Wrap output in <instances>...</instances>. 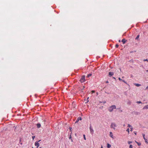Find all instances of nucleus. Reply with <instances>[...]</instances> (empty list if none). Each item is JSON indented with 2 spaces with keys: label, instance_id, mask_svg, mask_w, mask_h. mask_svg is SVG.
<instances>
[{
  "label": "nucleus",
  "instance_id": "obj_11",
  "mask_svg": "<svg viewBox=\"0 0 148 148\" xmlns=\"http://www.w3.org/2000/svg\"><path fill=\"white\" fill-rule=\"evenodd\" d=\"M148 109V105L145 106L143 108V109Z\"/></svg>",
  "mask_w": 148,
  "mask_h": 148
},
{
  "label": "nucleus",
  "instance_id": "obj_7",
  "mask_svg": "<svg viewBox=\"0 0 148 148\" xmlns=\"http://www.w3.org/2000/svg\"><path fill=\"white\" fill-rule=\"evenodd\" d=\"M82 119V118L81 117H79L78 118H77V119L76 121L75 122V123H77L79 121V120H81Z\"/></svg>",
  "mask_w": 148,
  "mask_h": 148
},
{
  "label": "nucleus",
  "instance_id": "obj_9",
  "mask_svg": "<svg viewBox=\"0 0 148 148\" xmlns=\"http://www.w3.org/2000/svg\"><path fill=\"white\" fill-rule=\"evenodd\" d=\"M37 127L38 128H40L41 127V124L40 123H38L36 124Z\"/></svg>",
  "mask_w": 148,
  "mask_h": 148
},
{
  "label": "nucleus",
  "instance_id": "obj_39",
  "mask_svg": "<svg viewBox=\"0 0 148 148\" xmlns=\"http://www.w3.org/2000/svg\"><path fill=\"white\" fill-rule=\"evenodd\" d=\"M130 129H131V128H132V126L131 125V126L130 127Z\"/></svg>",
  "mask_w": 148,
  "mask_h": 148
},
{
  "label": "nucleus",
  "instance_id": "obj_55",
  "mask_svg": "<svg viewBox=\"0 0 148 148\" xmlns=\"http://www.w3.org/2000/svg\"><path fill=\"white\" fill-rule=\"evenodd\" d=\"M32 148H33V147H32Z\"/></svg>",
  "mask_w": 148,
  "mask_h": 148
},
{
  "label": "nucleus",
  "instance_id": "obj_21",
  "mask_svg": "<svg viewBox=\"0 0 148 148\" xmlns=\"http://www.w3.org/2000/svg\"><path fill=\"white\" fill-rule=\"evenodd\" d=\"M127 104H128V105H130L131 104V102L130 101H129L127 103Z\"/></svg>",
  "mask_w": 148,
  "mask_h": 148
},
{
  "label": "nucleus",
  "instance_id": "obj_35",
  "mask_svg": "<svg viewBox=\"0 0 148 148\" xmlns=\"http://www.w3.org/2000/svg\"><path fill=\"white\" fill-rule=\"evenodd\" d=\"M130 62H133V60H132H132H130Z\"/></svg>",
  "mask_w": 148,
  "mask_h": 148
},
{
  "label": "nucleus",
  "instance_id": "obj_52",
  "mask_svg": "<svg viewBox=\"0 0 148 148\" xmlns=\"http://www.w3.org/2000/svg\"><path fill=\"white\" fill-rule=\"evenodd\" d=\"M131 53H132V52H133V51H131Z\"/></svg>",
  "mask_w": 148,
  "mask_h": 148
},
{
  "label": "nucleus",
  "instance_id": "obj_17",
  "mask_svg": "<svg viewBox=\"0 0 148 148\" xmlns=\"http://www.w3.org/2000/svg\"><path fill=\"white\" fill-rule=\"evenodd\" d=\"M135 142L137 143L138 146H140L141 145V144L140 143H138L135 141Z\"/></svg>",
  "mask_w": 148,
  "mask_h": 148
},
{
  "label": "nucleus",
  "instance_id": "obj_19",
  "mask_svg": "<svg viewBox=\"0 0 148 148\" xmlns=\"http://www.w3.org/2000/svg\"><path fill=\"white\" fill-rule=\"evenodd\" d=\"M92 75V74L91 73H89L88 74L87 76V77L88 78L90 76H91Z\"/></svg>",
  "mask_w": 148,
  "mask_h": 148
},
{
  "label": "nucleus",
  "instance_id": "obj_27",
  "mask_svg": "<svg viewBox=\"0 0 148 148\" xmlns=\"http://www.w3.org/2000/svg\"><path fill=\"white\" fill-rule=\"evenodd\" d=\"M83 136H84V139L85 140H86V137H85V135L84 134L83 135Z\"/></svg>",
  "mask_w": 148,
  "mask_h": 148
},
{
  "label": "nucleus",
  "instance_id": "obj_3",
  "mask_svg": "<svg viewBox=\"0 0 148 148\" xmlns=\"http://www.w3.org/2000/svg\"><path fill=\"white\" fill-rule=\"evenodd\" d=\"M116 127V124L114 123H112L110 127L111 128H113L114 130H115V127Z\"/></svg>",
  "mask_w": 148,
  "mask_h": 148
},
{
  "label": "nucleus",
  "instance_id": "obj_5",
  "mask_svg": "<svg viewBox=\"0 0 148 148\" xmlns=\"http://www.w3.org/2000/svg\"><path fill=\"white\" fill-rule=\"evenodd\" d=\"M41 141V140H40L38 141H36L35 143V146H37V148H38V147L39 146V144L38 143V142H40Z\"/></svg>",
  "mask_w": 148,
  "mask_h": 148
},
{
  "label": "nucleus",
  "instance_id": "obj_40",
  "mask_svg": "<svg viewBox=\"0 0 148 148\" xmlns=\"http://www.w3.org/2000/svg\"><path fill=\"white\" fill-rule=\"evenodd\" d=\"M130 129H131V128H132V126L131 125V126L130 127Z\"/></svg>",
  "mask_w": 148,
  "mask_h": 148
},
{
  "label": "nucleus",
  "instance_id": "obj_46",
  "mask_svg": "<svg viewBox=\"0 0 148 148\" xmlns=\"http://www.w3.org/2000/svg\"><path fill=\"white\" fill-rule=\"evenodd\" d=\"M101 148H103V146L102 145H101Z\"/></svg>",
  "mask_w": 148,
  "mask_h": 148
},
{
  "label": "nucleus",
  "instance_id": "obj_41",
  "mask_svg": "<svg viewBox=\"0 0 148 148\" xmlns=\"http://www.w3.org/2000/svg\"><path fill=\"white\" fill-rule=\"evenodd\" d=\"M69 129L71 130V129H72V128L71 127H70L69 128Z\"/></svg>",
  "mask_w": 148,
  "mask_h": 148
},
{
  "label": "nucleus",
  "instance_id": "obj_2",
  "mask_svg": "<svg viewBox=\"0 0 148 148\" xmlns=\"http://www.w3.org/2000/svg\"><path fill=\"white\" fill-rule=\"evenodd\" d=\"M85 80V76L83 75L80 79V81L81 82L83 83L84 82Z\"/></svg>",
  "mask_w": 148,
  "mask_h": 148
},
{
  "label": "nucleus",
  "instance_id": "obj_37",
  "mask_svg": "<svg viewBox=\"0 0 148 148\" xmlns=\"http://www.w3.org/2000/svg\"><path fill=\"white\" fill-rule=\"evenodd\" d=\"M145 90H147V89H148V86H147L146 88H145Z\"/></svg>",
  "mask_w": 148,
  "mask_h": 148
},
{
  "label": "nucleus",
  "instance_id": "obj_23",
  "mask_svg": "<svg viewBox=\"0 0 148 148\" xmlns=\"http://www.w3.org/2000/svg\"><path fill=\"white\" fill-rule=\"evenodd\" d=\"M127 143H128L129 144H130L131 143H132V141H128V142H127Z\"/></svg>",
  "mask_w": 148,
  "mask_h": 148
},
{
  "label": "nucleus",
  "instance_id": "obj_51",
  "mask_svg": "<svg viewBox=\"0 0 148 148\" xmlns=\"http://www.w3.org/2000/svg\"><path fill=\"white\" fill-rule=\"evenodd\" d=\"M88 98H89V97H88V98H87V99H88Z\"/></svg>",
  "mask_w": 148,
  "mask_h": 148
},
{
  "label": "nucleus",
  "instance_id": "obj_53",
  "mask_svg": "<svg viewBox=\"0 0 148 148\" xmlns=\"http://www.w3.org/2000/svg\"><path fill=\"white\" fill-rule=\"evenodd\" d=\"M21 144L22 145V143H21Z\"/></svg>",
  "mask_w": 148,
  "mask_h": 148
},
{
  "label": "nucleus",
  "instance_id": "obj_22",
  "mask_svg": "<svg viewBox=\"0 0 148 148\" xmlns=\"http://www.w3.org/2000/svg\"><path fill=\"white\" fill-rule=\"evenodd\" d=\"M130 130H129V128H127V130H126V131L128 133V134L129 133V132H130Z\"/></svg>",
  "mask_w": 148,
  "mask_h": 148
},
{
  "label": "nucleus",
  "instance_id": "obj_50",
  "mask_svg": "<svg viewBox=\"0 0 148 148\" xmlns=\"http://www.w3.org/2000/svg\"><path fill=\"white\" fill-rule=\"evenodd\" d=\"M20 141H21V139H20Z\"/></svg>",
  "mask_w": 148,
  "mask_h": 148
},
{
  "label": "nucleus",
  "instance_id": "obj_28",
  "mask_svg": "<svg viewBox=\"0 0 148 148\" xmlns=\"http://www.w3.org/2000/svg\"><path fill=\"white\" fill-rule=\"evenodd\" d=\"M119 47V45L118 44H116L115 45V47L116 48H118Z\"/></svg>",
  "mask_w": 148,
  "mask_h": 148
},
{
  "label": "nucleus",
  "instance_id": "obj_30",
  "mask_svg": "<svg viewBox=\"0 0 148 148\" xmlns=\"http://www.w3.org/2000/svg\"><path fill=\"white\" fill-rule=\"evenodd\" d=\"M118 79L120 81H122V79H121L120 77H119V78H118Z\"/></svg>",
  "mask_w": 148,
  "mask_h": 148
},
{
  "label": "nucleus",
  "instance_id": "obj_4",
  "mask_svg": "<svg viewBox=\"0 0 148 148\" xmlns=\"http://www.w3.org/2000/svg\"><path fill=\"white\" fill-rule=\"evenodd\" d=\"M89 129H90V133L92 134L94 132V130H93L92 128V127L91 124H90Z\"/></svg>",
  "mask_w": 148,
  "mask_h": 148
},
{
  "label": "nucleus",
  "instance_id": "obj_34",
  "mask_svg": "<svg viewBox=\"0 0 148 148\" xmlns=\"http://www.w3.org/2000/svg\"><path fill=\"white\" fill-rule=\"evenodd\" d=\"M131 125H130V124H128V126H127V127H130L131 126Z\"/></svg>",
  "mask_w": 148,
  "mask_h": 148
},
{
  "label": "nucleus",
  "instance_id": "obj_38",
  "mask_svg": "<svg viewBox=\"0 0 148 148\" xmlns=\"http://www.w3.org/2000/svg\"><path fill=\"white\" fill-rule=\"evenodd\" d=\"M113 78H114V79H115V80H116V78H115V77H113Z\"/></svg>",
  "mask_w": 148,
  "mask_h": 148
},
{
  "label": "nucleus",
  "instance_id": "obj_33",
  "mask_svg": "<svg viewBox=\"0 0 148 148\" xmlns=\"http://www.w3.org/2000/svg\"><path fill=\"white\" fill-rule=\"evenodd\" d=\"M144 61H148V60L147 59H144Z\"/></svg>",
  "mask_w": 148,
  "mask_h": 148
},
{
  "label": "nucleus",
  "instance_id": "obj_25",
  "mask_svg": "<svg viewBox=\"0 0 148 148\" xmlns=\"http://www.w3.org/2000/svg\"><path fill=\"white\" fill-rule=\"evenodd\" d=\"M129 148H133V146L132 145H130L129 146Z\"/></svg>",
  "mask_w": 148,
  "mask_h": 148
},
{
  "label": "nucleus",
  "instance_id": "obj_16",
  "mask_svg": "<svg viewBox=\"0 0 148 148\" xmlns=\"http://www.w3.org/2000/svg\"><path fill=\"white\" fill-rule=\"evenodd\" d=\"M69 139H71V142H73V139H72V137H71V135H70L69 136Z\"/></svg>",
  "mask_w": 148,
  "mask_h": 148
},
{
  "label": "nucleus",
  "instance_id": "obj_36",
  "mask_svg": "<svg viewBox=\"0 0 148 148\" xmlns=\"http://www.w3.org/2000/svg\"><path fill=\"white\" fill-rule=\"evenodd\" d=\"M132 131H133V128H131V129H130V131L131 132H132Z\"/></svg>",
  "mask_w": 148,
  "mask_h": 148
},
{
  "label": "nucleus",
  "instance_id": "obj_6",
  "mask_svg": "<svg viewBox=\"0 0 148 148\" xmlns=\"http://www.w3.org/2000/svg\"><path fill=\"white\" fill-rule=\"evenodd\" d=\"M142 135L143 136V138L145 140V143H146L147 144H148V142H147V140L146 139L145 137V135L144 134H142Z\"/></svg>",
  "mask_w": 148,
  "mask_h": 148
},
{
  "label": "nucleus",
  "instance_id": "obj_18",
  "mask_svg": "<svg viewBox=\"0 0 148 148\" xmlns=\"http://www.w3.org/2000/svg\"><path fill=\"white\" fill-rule=\"evenodd\" d=\"M107 147L108 148H110L111 147V145L110 144L108 143Z\"/></svg>",
  "mask_w": 148,
  "mask_h": 148
},
{
  "label": "nucleus",
  "instance_id": "obj_29",
  "mask_svg": "<svg viewBox=\"0 0 148 148\" xmlns=\"http://www.w3.org/2000/svg\"><path fill=\"white\" fill-rule=\"evenodd\" d=\"M134 133L135 134V135H136L137 134V132L136 131H134Z\"/></svg>",
  "mask_w": 148,
  "mask_h": 148
},
{
  "label": "nucleus",
  "instance_id": "obj_43",
  "mask_svg": "<svg viewBox=\"0 0 148 148\" xmlns=\"http://www.w3.org/2000/svg\"><path fill=\"white\" fill-rule=\"evenodd\" d=\"M105 92V93H106L108 94H109V93H108V92Z\"/></svg>",
  "mask_w": 148,
  "mask_h": 148
},
{
  "label": "nucleus",
  "instance_id": "obj_12",
  "mask_svg": "<svg viewBox=\"0 0 148 148\" xmlns=\"http://www.w3.org/2000/svg\"><path fill=\"white\" fill-rule=\"evenodd\" d=\"M134 85H135L136 86L139 87L140 86H141V85L140 84H138V83H135L134 84Z\"/></svg>",
  "mask_w": 148,
  "mask_h": 148
},
{
  "label": "nucleus",
  "instance_id": "obj_44",
  "mask_svg": "<svg viewBox=\"0 0 148 148\" xmlns=\"http://www.w3.org/2000/svg\"><path fill=\"white\" fill-rule=\"evenodd\" d=\"M92 92H93V93L94 92H95V91H94V90H92Z\"/></svg>",
  "mask_w": 148,
  "mask_h": 148
},
{
  "label": "nucleus",
  "instance_id": "obj_20",
  "mask_svg": "<svg viewBox=\"0 0 148 148\" xmlns=\"http://www.w3.org/2000/svg\"><path fill=\"white\" fill-rule=\"evenodd\" d=\"M139 37V35H138L136 38H135L136 40H138Z\"/></svg>",
  "mask_w": 148,
  "mask_h": 148
},
{
  "label": "nucleus",
  "instance_id": "obj_26",
  "mask_svg": "<svg viewBox=\"0 0 148 148\" xmlns=\"http://www.w3.org/2000/svg\"><path fill=\"white\" fill-rule=\"evenodd\" d=\"M136 103H142V102L141 101H137L136 102Z\"/></svg>",
  "mask_w": 148,
  "mask_h": 148
},
{
  "label": "nucleus",
  "instance_id": "obj_24",
  "mask_svg": "<svg viewBox=\"0 0 148 148\" xmlns=\"http://www.w3.org/2000/svg\"><path fill=\"white\" fill-rule=\"evenodd\" d=\"M106 101H102V102H101V101H100V103H106Z\"/></svg>",
  "mask_w": 148,
  "mask_h": 148
},
{
  "label": "nucleus",
  "instance_id": "obj_8",
  "mask_svg": "<svg viewBox=\"0 0 148 148\" xmlns=\"http://www.w3.org/2000/svg\"><path fill=\"white\" fill-rule=\"evenodd\" d=\"M114 75V72H110L109 73V77H111Z\"/></svg>",
  "mask_w": 148,
  "mask_h": 148
},
{
  "label": "nucleus",
  "instance_id": "obj_10",
  "mask_svg": "<svg viewBox=\"0 0 148 148\" xmlns=\"http://www.w3.org/2000/svg\"><path fill=\"white\" fill-rule=\"evenodd\" d=\"M127 41V40L125 39H123L121 40V42H123V44H124Z\"/></svg>",
  "mask_w": 148,
  "mask_h": 148
},
{
  "label": "nucleus",
  "instance_id": "obj_48",
  "mask_svg": "<svg viewBox=\"0 0 148 148\" xmlns=\"http://www.w3.org/2000/svg\"><path fill=\"white\" fill-rule=\"evenodd\" d=\"M123 126L124 127L125 126V124H124L123 125Z\"/></svg>",
  "mask_w": 148,
  "mask_h": 148
},
{
  "label": "nucleus",
  "instance_id": "obj_54",
  "mask_svg": "<svg viewBox=\"0 0 148 148\" xmlns=\"http://www.w3.org/2000/svg\"><path fill=\"white\" fill-rule=\"evenodd\" d=\"M39 148H42L41 147H40Z\"/></svg>",
  "mask_w": 148,
  "mask_h": 148
},
{
  "label": "nucleus",
  "instance_id": "obj_47",
  "mask_svg": "<svg viewBox=\"0 0 148 148\" xmlns=\"http://www.w3.org/2000/svg\"><path fill=\"white\" fill-rule=\"evenodd\" d=\"M146 71L147 72H148V70H146Z\"/></svg>",
  "mask_w": 148,
  "mask_h": 148
},
{
  "label": "nucleus",
  "instance_id": "obj_1",
  "mask_svg": "<svg viewBox=\"0 0 148 148\" xmlns=\"http://www.w3.org/2000/svg\"><path fill=\"white\" fill-rule=\"evenodd\" d=\"M116 106L114 105H112L110 107L108 110L110 112H112L114 109H116Z\"/></svg>",
  "mask_w": 148,
  "mask_h": 148
},
{
  "label": "nucleus",
  "instance_id": "obj_14",
  "mask_svg": "<svg viewBox=\"0 0 148 148\" xmlns=\"http://www.w3.org/2000/svg\"><path fill=\"white\" fill-rule=\"evenodd\" d=\"M110 137H112V138H113V134H112V132H110Z\"/></svg>",
  "mask_w": 148,
  "mask_h": 148
},
{
  "label": "nucleus",
  "instance_id": "obj_31",
  "mask_svg": "<svg viewBox=\"0 0 148 148\" xmlns=\"http://www.w3.org/2000/svg\"><path fill=\"white\" fill-rule=\"evenodd\" d=\"M35 137V136H32V139L33 140L34 139V138Z\"/></svg>",
  "mask_w": 148,
  "mask_h": 148
},
{
  "label": "nucleus",
  "instance_id": "obj_49",
  "mask_svg": "<svg viewBox=\"0 0 148 148\" xmlns=\"http://www.w3.org/2000/svg\"><path fill=\"white\" fill-rule=\"evenodd\" d=\"M119 42H121V40H119Z\"/></svg>",
  "mask_w": 148,
  "mask_h": 148
},
{
  "label": "nucleus",
  "instance_id": "obj_13",
  "mask_svg": "<svg viewBox=\"0 0 148 148\" xmlns=\"http://www.w3.org/2000/svg\"><path fill=\"white\" fill-rule=\"evenodd\" d=\"M134 114L136 115H139L140 114V112H134Z\"/></svg>",
  "mask_w": 148,
  "mask_h": 148
},
{
  "label": "nucleus",
  "instance_id": "obj_45",
  "mask_svg": "<svg viewBox=\"0 0 148 148\" xmlns=\"http://www.w3.org/2000/svg\"><path fill=\"white\" fill-rule=\"evenodd\" d=\"M106 83H108V81H106Z\"/></svg>",
  "mask_w": 148,
  "mask_h": 148
},
{
  "label": "nucleus",
  "instance_id": "obj_15",
  "mask_svg": "<svg viewBox=\"0 0 148 148\" xmlns=\"http://www.w3.org/2000/svg\"><path fill=\"white\" fill-rule=\"evenodd\" d=\"M122 81L124 82L125 84H126L127 85H128L129 87L130 86V85L128 84L124 80H122Z\"/></svg>",
  "mask_w": 148,
  "mask_h": 148
},
{
  "label": "nucleus",
  "instance_id": "obj_42",
  "mask_svg": "<svg viewBox=\"0 0 148 148\" xmlns=\"http://www.w3.org/2000/svg\"><path fill=\"white\" fill-rule=\"evenodd\" d=\"M88 101H89L88 100H87V101L85 103H88Z\"/></svg>",
  "mask_w": 148,
  "mask_h": 148
},
{
  "label": "nucleus",
  "instance_id": "obj_32",
  "mask_svg": "<svg viewBox=\"0 0 148 148\" xmlns=\"http://www.w3.org/2000/svg\"><path fill=\"white\" fill-rule=\"evenodd\" d=\"M124 94L125 95H127V92H124Z\"/></svg>",
  "mask_w": 148,
  "mask_h": 148
}]
</instances>
